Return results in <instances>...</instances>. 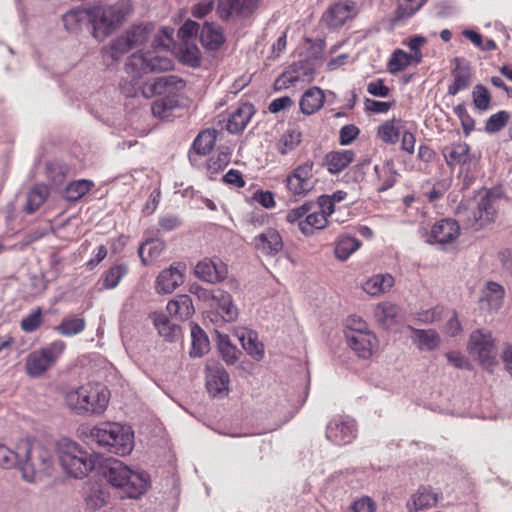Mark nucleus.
I'll return each instance as SVG.
<instances>
[{"label":"nucleus","instance_id":"obj_27","mask_svg":"<svg viewBox=\"0 0 512 512\" xmlns=\"http://www.w3.org/2000/svg\"><path fill=\"white\" fill-rule=\"evenodd\" d=\"M236 337L241 343L243 349L255 360L260 361L264 357V346L258 341L257 333L240 329L236 331Z\"/></svg>","mask_w":512,"mask_h":512},{"label":"nucleus","instance_id":"obj_23","mask_svg":"<svg viewBox=\"0 0 512 512\" xmlns=\"http://www.w3.org/2000/svg\"><path fill=\"white\" fill-rule=\"evenodd\" d=\"M453 62L456 64L452 70L453 82L448 86V94L451 96H455L460 91L467 89L472 81L469 65H461L463 60L457 57L453 59Z\"/></svg>","mask_w":512,"mask_h":512},{"label":"nucleus","instance_id":"obj_31","mask_svg":"<svg viewBox=\"0 0 512 512\" xmlns=\"http://www.w3.org/2000/svg\"><path fill=\"white\" fill-rule=\"evenodd\" d=\"M324 100L323 91L318 87H312L302 95L299 102L300 110L305 115H312L323 106Z\"/></svg>","mask_w":512,"mask_h":512},{"label":"nucleus","instance_id":"obj_52","mask_svg":"<svg viewBox=\"0 0 512 512\" xmlns=\"http://www.w3.org/2000/svg\"><path fill=\"white\" fill-rule=\"evenodd\" d=\"M86 20L89 21V11L81 9H72L62 17L63 24L69 32H76Z\"/></svg>","mask_w":512,"mask_h":512},{"label":"nucleus","instance_id":"obj_51","mask_svg":"<svg viewBox=\"0 0 512 512\" xmlns=\"http://www.w3.org/2000/svg\"><path fill=\"white\" fill-rule=\"evenodd\" d=\"M231 152L229 148H222L216 156H212L207 163V171L210 179H214L219 171L223 170L230 162Z\"/></svg>","mask_w":512,"mask_h":512},{"label":"nucleus","instance_id":"obj_6","mask_svg":"<svg viewBox=\"0 0 512 512\" xmlns=\"http://www.w3.org/2000/svg\"><path fill=\"white\" fill-rule=\"evenodd\" d=\"M59 461L66 473L75 478L86 476L93 468L87 452L83 451L77 443L66 439L59 445Z\"/></svg>","mask_w":512,"mask_h":512},{"label":"nucleus","instance_id":"obj_22","mask_svg":"<svg viewBox=\"0 0 512 512\" xmlns=\"http://www.w3.org/2000/svg\"><path fill=\"white\" fill-rule=\"evenodd\" d=\"M356 15V4L351 1L335 3L324 15L329 26L337 28Z\"/></svg>","mask_w":512,"mask_h":512},{"label":"nucleus","instance_id":"obj_49","mask_svg":"<svg viewBox=\"0 0 512 512\" xmlns=\"http://www.w3.org/2000/svg\"><path fill=\"white\" fill-rule=\"evenodd\" d=\"M413 331L420 350L432 351L439 346L440 336L435 330L413 329Z\"/></svg>","mask_w":512,"mask_h":512},{"label":"nucleus","instance_id":"obj_24","mask_svg":"<svg viewBox=\"0 0 512 512\" xmlns=\"http://www.w3.org/2000/svg\"><path fill=\"white\" fill-rule=\"evenodd\" d=\"M255 247L266 255H276L283 248V241L275 229L269 228L254 238Z\"/></svg>","mask_w":512,"mask_h":512},{"label":"nucleus","instance_id":"obj_11","mask_svg":"<svg viewBox=\"0 0 512 512\" xmlns=\"http://www.w3.org/2000/svg\"><path fill=\"white\" fill-rule=\"evenodd\" d=\"M468 349L476 355L484 367H490L495 361L494 339L490 332L475 330L471 333Z\"/></svg>","mask_w":512,"mask_h":512},{"label":"nucleus","instance_id":"obj_17","mask_svg":"<svg viewBox=\"0 0 512 512\" xmlns=\"http://www.w3.org/2000/svg\"><path fill=\"white\" fill-rule=\"evenodd\" d=\"M460 226L456 220L445 218L436 222L432 228L428 243L446 244L458 238Z\"/></svg>","mask_w":512,"mask_h":512},{"label":"nucleus","instance_id":"obj_20","mask_svg":"<svg viewBox=\"0 0 512 512\" xmlns=\"http://www.w3.org/2000/svg\"><path fill=\"white\" fill-rule=\"evenodd\" d=\"M206 387L213 397L222 396L227 393L230 382L229 374L219 364L207 367Z\"/></svg>","mask_w":512,"mask_h":512},{"label":"nucleus","instance_id":"obj_47","mask_svg":"<svg viewBox=\"0 0 512 512\" xmlns=\"http://www.w3.org/2000/svg\"><path fill=\"white\" fill-rule=\"evenodd\" d=\"M397 8L393 21L400 22L414 15L426 2V0H396Z\"/></svg>","mask_w":512,"mask_h":512},{"label":"nucleus","instance_id":"obj_10","mask_svg":"<svg viewBox=\"0 0 512 512\" xmlns=\"http://www.w3.org/2000/svg\"><path fill=\"white\" fill-rule=\"evenodd\" d=\"M356 435V423L347 416H334L326 426V439L335 445L350 444L356 438Z\"/></svg>","mask_w":512,"mask_h":512},{"label":"nucleus","instance_id":"obj_48","mask_svg":"<svg viewBox=\"0 0 512 512\" xmlns=\"http://www.w3.org/2000/svg\"><path fill=\"white\" fill-rule=\"evenodd\" d=\"M164 249V243L159 239H150L144 242L138 250L142 262L147 265L157 258Z\"/></svg>","mask_w":512,"mask_h":512},{"label":"nucleus","instance_id":"obj_57","mask_svg":"<svg viewBox=\"0 0 512 512\" xmlns=\"http://www.w3.org/2000/svg\"><path fill=\"white\" fill-rule=\"evenodd\" d=\"M510 119V114L507 111H499L491 115L485 124V131L487 133H495L503 129Z\"/></svg>","mask_w":512,"mask_h":512},{"label":"nucleus","instance_id":"obj_64","mask_svg":"<svg viewBox=\"0 0 512 512\" xmlns=\"http://www.w3.org/2000/svg\"><path fill=\"white\" fill-rule=\"evenodd\" d=\"M346 337L357 334L371 333L369 331L367 323L359 316L352 315L347 318L346 321Z\"/></svg>","mask_w":512,"mask_h":512},{"label":"nucleus","instance_id":"obj_33","mask_svg":"<svg viewBox=\"0 0 512 512\" xmlns=\"http://www.w3.org/2000/svg\"><path fill=\"white\" fill-rule=\"evenodd\" d=\"M171 316H175L180 320L188 319L194 313V306L190 296L178 295L169 301L166 307Z\"/></svg>","mask_w":512,"mask_h":512},{"label":"nucleus","instance_id":"obj_34","mask_svg":"<svg viewBox=\"0 0 512 512\" xmlns=\"http://www.w3.org/2000/svg\"><path fill=\"white\" fill-rule=\"evenodd\" d=\"M200 41L205 48L214 51L221 47L225 38L220 28L206 22L200 31Z\"/></svg>","mask_w":512,"mask_h":512},{"label":"nucleus","instance_id":"obj_37","mask_svg":"<svg viewBox=\"0 0 512 512\" xmlns=\"http://www.w3.org/2000/svg\"><path fill=\"white\" fill-rule=\"evenodd\" d=\"M152 30L153 26L150 23L133 24L123 33V35L134 49L148 41Z\"/></svg>","mask_w":512,"mask_h":512},{"label":"nucleus","instance_id":"obj_42","mask_svg":"<svg viewBox=\"0 0 512 512\" xmlns=\"http://www.w3.org/2000/svg\"><path fill=\"white\" fill-rule=\"evenodd\" d=\"M94 186L90 180L80 179L70 182L65 190L63 197L70 202H75L85 196Z\"/></svg>","mask_w":512,"mask_h":512},{"label":"nucleus","instance_id":"obj_59","mask_svg":"<svg viewBox=\"0 0 512 512\" xmlns=\"http://www.w3.org/2000/svg\"><path fill=\"white\" fill-rule=\"evenodd\" d=\"M173 60L167 56H148L149 73H160L169 71L173 68Z\"/></svg>","mask_w":512,"mask_h":512},{"label":"nucleus","instance_id":"obj_62","mask_svg":"<svg viewBox=\"0 0 512 512\" xmlns=\"http://www.w3.org/2000/svg\"><path fill=\"white\" fill-rule=\"evenodd\" d=\"M301 142V133L296 130H289L283 134L280 140L279 151L281 154H287Z\"/></svg>","mask_w":512,"mask_h":512},{"label":"nucleus","instance_id":"obj_41","mask_svg":"<svg viewBox=\"0 0 512 512\" xmlns=\"http://www.w3.org/2000/svg\"><path fill=\"white\" fill-rule=\"evenodd\" d=\"M192 347L190 355L192 357H200L209 349V340L206 333L197 325L191 324Z\"/></svg>","mask_w":512,"mask_h":512},{"label":"nucleus","instance_id":"obj_38","mask_svg":"<svg viewBox=\"0 0 512 512\" xmlns=\"http://www.w3.org/2000/svg\"><path fill=\"white\" fill-rule=\"evenodd\" d=\"M216 294L218 297L214 305L218 307L222 319L225 322L235 321L238 317V309L233 304L231 295L222 289H217Z\"/></svg>","mask_w":512,"mask_h":512},{"label":"nucleus","instance_id":"obj_36","mask_svg":"<svg viewBox=\"0 0 512 512\" xmlns=\"http://www.w3.org/2000/svg\"><path fill=\"white\" fill-rule=\"evenodd\" d=\"M469 146L464 142L453 143L445 146L442 150L443 156L448 166L453 167L458 164H464L468 160Z\"/></svg>","mask_w":512,"mask_h":512},{"label":"nucleus","instance_id":"obj_25","mask_svg":"<svg viewBox=\"0 0 512 512\" xmlns=\"http://www.w3.org/2000/svg\"><path fill=\"white\" fill-rule=\"evenodd\" d=\"M348 346L363 359L372 356L373 350L377 345L375 335L371 333L357 334L346 337Z\"/></svg>","mask_w":512,"mask_h":512},{"label":"nucleus","instance_id":"obj_9","mask_svg":"<svg viewBox=\"0 0 512 512\" xmlns=\"http://www.w3.org/2000/svg\"><path fill=\"white\" fill-rule=\"evenodd\" d=\"M314 163L306 161L294 168L285 179L288 192L296 197H305L317 183L313 173Z\"/></svg>","mask_w":512,"mask_h":512},{"label":"nucleus","instance_id":"obj_13","mask_svg":"<svg viewBox=\"0 0 512 512\" xmlns=\"http://www.w3.org/2000/svg\"><path fill=\"white\" fill-rule=\"evenodd\" d=\"M185 87V81L176 75H165L145 82L141 87L143 97L150 99L156 95L174 94Z\"/></svg>","mask_w":512,"mask_h":512},{"label":"nucleus","instance_id":"obj_2","mask_svg":"<svg viewBox=\"0 0 512 512\" xmlns=\"http://www.w3.org/2000/svg\"><path fill=\"white\" fill-rule=\"evenodd\" d=\"M130 0H119L114 4L95 6L89 10V22L92 24V36L104 40L116 31L132 14Z\"/></svg>","mask_w":512,"mask_h":512},{"label":"nucleus","instance_id":"obj_45","mask_svg":"<svg viewBox=\"0 0 512 512\" xmlns=\"http://www.w3.org/2000/svg\"><path fill=\"white\" fill-rule=\"evenodd\" d=\"M151 317L160 336L168 341H171L180 330V328L176 324H172L163 313L155 312Z\"/></svg>","mask_w":512,"mask_h":512},{"label":"nucleus","instance_id":"obj_54","mask_svg":"<svg viewBox=\"0 0 512 512\" xmlns=\"http://www.w3.org/2000/svg\"><path fill=\"white\" fill-rule=\"evenodd\" d=\"M411 63H414V58L409 53L396 49L388 62V69L391 73L395 74L403 71Z\"/></svg>","mask_w":512,"mask_h":512},{"label":"nucleus","instance_id":"obj_18","mask_svg":"<svg viewBox=\"0 0 512 512\" xmlns=\"http://www.w3.org/2000/svg\"><path fill=\"white\" fill-rule=\"evenodd\" d=\"M28 452V438H21L12 447L0 443V467L3 469L17 467L20 470L21 456Z\"/></svg>","mask_w":512,"mask_h":512},{"label":"nucleus","instance_id":"obj_15","mask_svg":"<svg viewBox=\"0 0 512 512\" xmlns=\"http://www.w3.org/2000/svg\"><path fill=\"white\" fill-rule=\"evenodd\" d=\"M185 270V264L180 262L162 270L156 278V291L162 294L172 293L183 283Z\"/></svg>","mask_w":512,"mask_h":512},{"label":"nucleus","instance_id":"obj_40","mask_svg":"<svg viewBox=\"0 0 512 512\" xmlns=\"http://www.w3.org/2000/svg\"><path fill=\"white\" fill-rule=\"evenodd\" d=\"M217 346L222 359L227 365H233L237 362L241 351L231 343L228 335L218 333Z\"/></svg>","mask_w":512,"mask_h":512},{"label":"nucleus","instance_id":"obj_7","mask_svg":"<svg viewBox=\"0 0 512 512\" xmlns=\"http://www.w3.org/2000/svg\"><path fill=\"white\" fill-rule=\"evenodd\" d=\"M496 201L497 196L495 193L485 191L478 193L474 201H469L467 204L462 203L459 208H463L466 212L469 225L478 229L494 221Z\"/></svg>","mask_w":512,"mask_h":512},{"label":"nucleus","instance_id":"obj_63","mask_svg":"<svg viewBox=\"0 0 512 512\" xmlns=\"http://www.w3.org/2000/svg\"><path fill=\"white\" fill-rule=\"evenodd\" d=\"M108 494L100 489H94L86 497L85 503L87 509L91 511L98 510L106 505Z\"/></svg>","mask_w":512,"mask_h":512},{"label":"nucleus","instance_id":"obj_56","mask_svg":"<svg viewBox=\"0 0 512 512\" xmlns=\"http://www.w3.org/2000/svg\"><path fill=\"white\" fill-rule=\"evenodd\" d=\"M67 172L68 167L59 162H50L46 166L47 178L55 186H60L64 183Z\"/></svg>","mask_w":512,"mask_h":512},{"label":"nucleus","instance_id":"obj_60","mask_svg":"<svg viewBox=\"0 0 512 512\" xmlns=\"http://www.w3.org/2000/svg\"><path fill=\"white\" fill-rule=\"evenodd\" d=\"M126 273L127 267L125 265L120 264L111 267L105 274L104 287L107 289L115 288Z\"/></svg>","mask_w":512,"mask_h":512},{"label":"nucleus","instance_id":"obj_3","mask_svg":"<svg viewBox=\"0 0 512 512\" xmlns=\"http://www.w3.org/2000/svg\"><path fill=\"white\" fill-rule=\"evenodd\" d=\"M107 481L122 491L128 498H138L150 485L149 475L142 470H132L122 462L115 461L105 472Z\"/></svg>","mask_w":512,"mask_h":512},{"label":"nucleus","instance_id":"obj_55","mask_svg":"<svg viewBox=\"0 0 512 512\" xmlns=\"http://www.w3.org/2000/svg\"><path fill=\"white\" fill-rule=\"evenodd\" d=\"M397 123H400V120L393 119L384 122L378 127L377 134L383 142L387 144H395L398 141L400 129L396 125Z\"/></svg>","mask_w":512,"mask_h":512},{"label":"nucleus","instance_id":"obj_30","mask_svg":"<svg viewBox=\"0 0 512 512\" xmlns=\"http://www.w3.org/2000/svg\"><path fill=\"white\" fill-rule=\"evenodd\" d=\"M374 316L384 328H389L401 318V309L393 303L383 302L376 306Z\"/></svg>","mask_w":512,"mask_h":512},{"label":"nucleus","instance_id":"obj_8","mask_svg":"<svg viewBox=\"0 0 512 512\" xmlns=\"http://www.w3.org/2000/svg\"><path fill=\"white\" fill-rule=\"evenodd\" d=\"M65 347L63 341L57 340L44 348L31 352L25 362L26 374L33 378L42 376L56 364Z\"/></svg>","mask_w":512,"mask_h":512},{"label":"nucleus","instance_id":"obj_44","mask_svg":"<svg viewBox=\"0 0 512 512\" xmlns=\"http://www.w3.org/2000/svg\"><path fill=\"white\" fill-rule=\"evenodd\" d=\"M217 131L208 129L202 131L195 138L192 148L198 155H207L210 153L216 142Z\"/></svg>","mask_w":512,"mask_h":512},{"label":"nucleus","instance_id":"obj_14","mask_svg":"<svg viewBox=\"0 0 512 512\" xmlns=\"http://www.w3.org/2000/svg\"><path fill=\"white\" fill-rule=\"evenodd\" d=\"M260 0H220L217 11L222 20L249 17L257 9Z\"/></svg>","mask_w":512,"mask_h":512},{"label":"nucleus","instance_id":"obj_28","mask_svg":"<svg viewBox=\"0 0 512 512\" xmlns=\"http://www.w3.org/2000/svg\"><path fill=\"white\" fill-rule=\"evenodd\" d=\"M505 290L502 285L494 281H488L482 289L480 301L490 310H498L503 305Z\"/></svg>","mask_w":512,"mask_h":512},{"label":"nucleus","instance_id":"obj_4","mask_svg":"<svg viewBox=\"0 0 512 512\" xmlns=\"http://www.w3.org/2000/svg\"><path fill=\"white\" fill-rule=\"evenodd\" d=\"M90 437L108 452L125 456L134 447V433L130 427L119 423H101L90 431Z\"/></svg>","mask_w":512,"mask_h":512},{"label":"nucleus","instance_id":"obj_21","mask_svg":"<svg viewBox=\"0 0 512 512\" xmlns=\"http://www.w3.org/2000/svg\"><path fill=\"white\" fill-rule=\"evenodd\" d=\"M133 48L126 37L121 34L101 48V56L106 66H111L122 59Z\"/></svg>","mask_w":512,"mask_h":512},{"label":"nucleus","instance_id":"obj_19","mask_svg":"<svg viewBox=\"0 0 512 512\" xmlns=\"http://www.w3.org/2000/svg\"><path fill=\"white\" fill-rule=\"evenodd\" d=\"M439 494L434 492L431 486L421 485L406 503L408 512H420L437 504Z\"/></svg>","mask_w":512,"mask_h":512},{"label":"nucleus","instance_id":"obj_1","mask_svg":"<svg viewBox=\"0 0 512 512\" xmlns=\"http://www.w3.org/2000/svg\"><path fill=\"white\" fill-rule=\"evenodd\" d=\"M66 406L76 415L99 416L105 412L110 391L99 382H89L66 392Z\"/></svg>","mask_w":512,"mask_h":512},{"label":"nucleus","instance_id":"obj_58","mask_svg":"<svg viewBox=\"0 0 512 512\" xmlns=\"http://www.w3.org/2000/svg\"><path fill=\"white\" fill-rule=\"evenodd\" d=\"M472 98L475 107L479 110H487L490 107L491 95L488 89L482 84H477L472 91Z\"/></svg>","mask_w":512,"mask_h":512},{"label":"nucleus","instance_id":"obj_5","mask_svg":"<svg viewBox=\"0 0 512 512\" xmlns=\"http://www.w3.org/2000/svg\"><path fill=\"white\" fill-rule=\"evenodd\" d=\"M28 450L27 454L21 456L20 471L26 482L33 483L49 474L52 457L47 449L41 445H35L30 439H28Z\"/></svg>","mask_w":512,"mask_h":512},{"label":"nucleus","instance_id":"obj_46","mask_svg":"<svg viewBox=\"0 0 512 512\" xmlns=\"http://www.w3.org/2000/svg\"><path fill=\"white\" fill-rule=\"evenodd\" d=\"M327 218L318 211L309 212L303 221L299 223L301 232L308 236L312 235L315 229H323L327 225Z\"/></svg>","mask_w":512,"mask_h":512},{"label":"nucleus","instance_id":"obj_43","mask_svg":"<svg viewBox=\"0 0 512 512\" xmlns=\"http://www.w3.org/2000/svg\"><path fill=\"white\" fill-rule=\"evenodd\" d=\"M179 106V101L175 94L166 95L152 103L151 111L155 117L167 118L171 112Z\"/></svg>","mask_w":512,"mask_h":512},{"label":"nucleus","instance_id":"obj_50","mask_svg":"<svg viewBox=\"0 0 512 512\" xmlns=\"http://www.w3.org/2000/svg\"><path fill=\"white\" fill-rule=\"evenodd\" d=\"M361 245V242L355 237L344 236L339 239L335 246V256L344 261L350 257Z\"/></svg>","mask_w":512,"mask_h":512},{"label":"nucleus","instance_id":"obj_12","mask_svg":"<svg viewBox=\"0 0 512 512\" xmlns=\"http://www.w3.org/2000/svg\"><path fill=\"white\" fill-rule=\"evenodd\" d=\"M315 68L308 60L294 62L275 81V89H285L297 82L309 83L314 80Z\"/></svg>","mask_w":512,"mask_h":512},{"label":"nucleus","instance_id":"obj_16","mask_svg":"<svg viewBox=\"0 0 512 512\" xmlns=\"http://www.w3.org/2000/svg\"><path fill=\"white\" fill-rule=\"evenodd\" d=\"M195 276L202 281L215 284L223 281L227 276V266L219 259H204L197 263Z\"/></svg>","mask_w":512,"mask_h":512},{"label":"nucleus","instance_id":"obj_32","mask_svg":"<svg viewBox=\"0 0 512 512\" xmlns=\"http://www.w3.org/2000/svg\"><path fill=\"white\" fill-rule=\"evenodd\" d=\"M394 282V277L391 274H376L366 280L363 290L371 296H378L389 291Z\"/></svg>","mask_w":512,"mask_h":512},{"label":"nucleus","instance_id":"obj_26","mask_svg":"<svg viewBox=\"0 0 512 512\" xmlns=\"http://www.w3.org/2000/svg\"><path fill=\"white\" fill-rule=\"evenodd\" d=\"M254 113L255 109L251 103L241 104L228 118L226 129L232 134L242 132Z\"/></svg>","mask_w":512,"mask_h":512},{"label":"nucleus","instance_id":"obj_29","mask_svg":"<svg viewBox=\"0 0 512 512\" xmlns=\"http://www.w3.org/2000/svg\"><path fill=\"white\" fill-rule=\"evenodd\" d=\"M354 156L352 150L331 151L325 155L324 165L331 174H338L353 162Z\"/></svg>","mask_w":512,"mask_h":512},{"label":"nucleus","instance_id":"obj_39","mask_svg":"<svg viewBox=\"0 0 512 512\" xmlns=\"http://www.w3.org/2000/svg\"><path fill=\"white\" fill-rule=\"evenodd\" d=\"M148 56L138 51L130 55L125 63V71L133 79H140L148 74Z\"/></svg>","mask_w":512,"mask_h":512},{"label":"nucleus","instance_id":"obj_61","mask_svg":"<svg viewBox=\"0 0 512 512\" xmlns=\"http://www.w3.org/2000/svg\"><path fill=\"white\" fill-rule=\"evenodd\" d=\"M42 324V310L40 307L34 309L30 314L21 320V329L25 332H34Z\"/></svg>","mask_w":512,"mask_h":512},{"label":"nucleus","instance_id":"obj_35","mask_svg":"<svg viewBox=\"0 0 512 512\" xmlns=\"http://www.w3.org/2000/svg\"><path fill=\"white\" fill-rule=\"evenodd\" d=\"M49 196L48 186L43 183L35 184L27 194L24 211L27 214L36 212L47 200Z\"/></svg>","mask_w":512,"mask_h":512},{"label":"nucleus","instance_id":"obj_53","mask_svg":"<svg viewBox=\"0 0 512 512\" xmlns=\"http://www.w3.org/2000/svg\"><path fill=\"white\" fill-rule=\"evenodd\" d=\"M83 318L68 316L56 327V330L63 336H73L81 333L85 328Z\"/></svg>","mask_w":512,"mask_h":512}]
</instances>
